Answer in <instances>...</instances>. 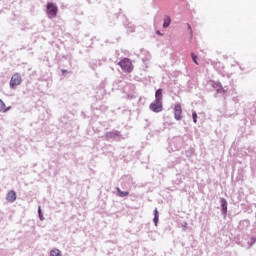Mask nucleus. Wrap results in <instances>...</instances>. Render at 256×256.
<instances>
[{
    "label": "nucleus",
    "instance_id": "4",
    "mask_svg": "<svg viewBox=\"0 0 256 256\" xmlns=\"http://www.w3.org/2000/svg\"><path fill=\"white\" fill-rule=\"evenodd\" d=\"M149 108L153 111V113H161V111H163V102L155 100L150 104Z\"/></svg>",
    "mask_w": 256,
    "mask_h": 256
},
{
    "label": "nucleus",
    "instance_id": "8",
    "mask_svg": "<svg viewBox=\"0 0 256 256\" xmlns=\"http://www.w3.org/2000/svg\"><path fill=\"white\" fill-rule=\"evenodd\" d=\"M11 106L7 107V105H5V102H3L0 99V113H7V111H10Z\"/></svg>",
    "mask_w": 256,
    "mask_h": 256
},
{
    "label": "nucleus",
    "instance_id": "17",
    "mask_svg": "<svg viewBox=\"0 0 256 256\" xmlns=\"http://www.w3.org/2000/svg\"><path fill=\"white\" fill-rule=\"evenodd\" d=\"M188 29L190 31V33H193V30L191 29V25L188 24Z\"/></svg>",
    "mask_w": 256,
    "mask_h": 256
},
{
    "label": "nucleus",
    "instance_id": "2",
    "mask_svg": "<svg viewBox=\"0 0 256 256\" xmlns=\"http://www.w3.org/2000/svg\"><path fill=\"white\" fill-rule=\"evenodd\" d=\"M57 11H59V8L53 2L47 4V15L49 19H55L57 17Z\"/></svg>",
    "mask_w": 256,
    "mask_h": 256
},
{
    "label": "nucleus",
    "instance_id": "13",
    "mask_svg": "<svg viewBox=\"0 0 256 256\" xmlns=\"http://www.w3.org/2000/svg\"><path fill=\"white\" fill-rule=\"evenodd\" d=\"M191 57H192L193 63H195V65H199V62L197 61V55H195V53H192Z\"/></svg>",
    "mask_w": 256,
    "mask_h": 256
},
{
    "label": "nucleus",
    "instance_id": "7",
    "mask_svg": "<svg viewBox=\"0 0 256 256\" xmlns=\"http://www.w3.org/2000/svg\"><path fill=\"white\" fill-rule=\"evenodd\" d=\"M155 101L163 102V89H158L155 92Z\"/></svg>",
    "mask_w": 256,
    "mask_h": 256
},
{
    "label": "nucleus",
    "instance_id": "6",
    "mask_svg": "<svg viewBox=\"0 0 256 256\" xmlns=\"http://www.w3.org/2000/svg\"><path fill=\"white\" fill-rule=\"evenodd\" d=\"M6 199L9 201V203H15V201H17V193H15L13 190L9 191Z\"/></svg>",
    "mask_w": 256,
    "mask_h": 256
},
{
    "label": "nucleus",
    "instance_id": "10",
    "mask_svg": "<svg viewBox=\"0 0 256 256\" xmlns=\"http://www.w3.org/2000/svg\"><path fill=\"white\" fill-rule=\"evenodd\" d=\"M50 256H63V255H61V250L55 248L50 251Z\"/></svg>",
    "mask_w": 256,
    "mask_h": 256
},
{
    "label": "nucleus",
    "instance_id": "9",
    "mask_svg": "<svg viewBox=\"0 0 256 256\" xmlns=\"http://www.w3.org/2000/svg\"><path fill=\"white\" fill-rule=\"evenodd\" d=\"M220 203H221L222 211L227 212V200H225V198H221Z\"/></svg>",
    "mask_w": 256,
    "mask_h": 256
},
{
    "label": "nucleus",
    "instance_id": "16",
    "mask_svg": "<svg viewBox=\"0 0 256 256\" xmlns=\"http://www.w3.org/2000/svg\"><path fill=\"white\" fill-rule=\"evenodd\" d=\"M154 217H159V211L157 210V208L154 210Z\"/></svg>",
    "mask_w": 256,
    "mask_h": 256
},
{
    "label": "nucleus",
    "instance_id": "14",
    "mask_svg": "<svg viewBox=\"0 0 256 256\" xmlns=\"http://www.w3.org/2000/svg\"><path fill=\"white\" fill-rule=\"evenodd\" d=\"M192 118L194 123H197V114L195 112L192 113Z\"/></svg>",
    "mask_w": 256,
    "mask_h": 256
},
{
    "label": "nucleus",
    "instance_id": "12",
    "mask_svg": "<svg viewBox=\"0 0 256 256\" xmlns=\"http://www.w3.org/2000/svg\"><path fill=\"white\" fill-rule=\"evenodd\" d=\"M116 191L118 192L119 197H127V195H129V192H123L120 188H116Z\"/></svg>",
    "mask_w": 256,
    "mask_h": 256
},
{
    "label": "nucleus",
    "instance_id": "11",
    "mask_svg": "<svg viewBox=\"0 0 256 256\" xmlns=\"http://www.w3.org/2000/svg\"><path fill=\"white\" fill-rule=\"evenodd\" d=\"M169 25H171V18L166 17V18L164 19V23H163L164 29H167V27H169Z\"/></svg>",
    "mask_w": 256,
    "mask_h": 256
},
{
    "label": "nucleus",
    "instance_id": "15",
    "mask_svg": "<svg viewBox=\"0 0 256 256\" xmlns=\"http://www.w3.org/2000/svg\"><path fill=\"white\" fill-rule=\"evenodd\" d=\"M154 223L157 225L159 223V216H154Z\"/></svg>",
    "mask_w": 256,
    "mask_h": 256
},
{
    "label": "nucleus",
    "instance_id": "18",
    "mask_svg": "<svg viewBox=\"0 0 256 256\" xmlns=\"http://www.w3.org/2000/svg\"><path fill=\"white\" fill-rule=\"evenodd\" d=\"M38 213L41 215V207L38 208Z\"/></svg>",
    "mask_w": 256,
    "mask_h": 256
},
{
    "label": "nucleus",
    "instance_id": "3",
    "mask_svg": "<svg viewBox=\"0 0 256 256\" xmlns=\"http://www.w3.org/2000/svg\"><path fill=\"white\" fill-rule=\"evenodd\" d=\"M21 83H23V78L21 77V74L15 73L10 79V88L16 89L17 86L21 85Z\"/></svg>",
    "mask_w": 256,
    "mask_h": 256
},
{
    "label": "nucleus",
    "instance_id": "5",
    "mask_svg": "<svg viewBox=\"0 0 256 256\" xmlns=\"http://www.w3.org/2000/svg\"><path fill=\"white\" fill-rule=\"evenodd\" d=\"M174 118L176 121H181V119H183V109L181 108V104H177L174 107Z\"/></svg>",
    "mask_w": 256,
    "mask_h": 256
},
{
    "label": "nucleus",
    "instance_id": "1",
    "mask_svg": "<svg viewBox=\"0 0 256 256\" xmlns=\"http://www.w3.org/2000/svg\"><path fill=\"white\" fill-rule=\"evenodd\" d=\"M119 67H121L124 73H132L133 72V63L129 58H123L118 62Z\"/></svg>",
    "mask_w": 256,
    "mask_h": 256
},
{
    "label": "nucleus",
    "instance_id": "19",
    "mask_svg": "<svg viewBox=\"0 0 256 256\" xmlns=\"http://www.w3.org/2000/svg\"><path fill=\"white\" fill-rule=\"evenodd\" d=\"M255 241H256L255 238H252V243H255Z\"/></svg>",
    "mask_w": 256,
    "mask_h": 256
}]
</instances>
